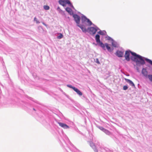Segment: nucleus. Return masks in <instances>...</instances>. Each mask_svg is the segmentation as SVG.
<instances>
[{
    "instance_id": "nucleus-1",
    "label": "nucleus",
    "mask_w": 152,
    "mask_h": 152,
    "mask_svg": "<svg viewBox=\"0 0 152 152\" xmlns=\"http://www.w3.org/2000/svg\"><path fill=\"white\" fill-rule=\"evenodd\" d=\"M131 53V54L134 57V58H138L140 61L138 62L140 63L141 64L143 65L145 64V61L143 58L142 56L137 54L136 53L132 52L130 50L126 51L125 52L124 57L126 60L128 61H129L130 60L129 57L130 54Z\"/></svg>"
},
{
    "instance_id": "nucleus-2",
    "label": "nucleus",
    "mask_w": 152,
    "mask_h": 152,
    "mask_svg": "<svg viewBox=\"0 0 152 152\" xmlns=\"http://www.w3.org/2000/svg\"><path fill=\"white\" fill-rule=\"evenodd\" d=\"M95 39L96 41L97 44H99L103 49L105 50V47H106L108 51H112L113 50L111 49L110 47L109 46L108 44L105 43L104 45L100 41V36L99 35L96 34V35Z\"/></svg>"
},
{
    "instance_id": "nucleus-3",
    "label": "nucleus",
    "mask_w": 152,
    "mask_h": 152,
    "mask_svg": "<svg viewBox=\"0 0 152 152\" xmlns=\"http://www.w3.org/2000/svg\"><path fill=\"white\" fill-rule=\"evenodd\" d=\"M73 17L74 18L75 20L77 25H79L80 23V17L76 14H75L73 15Z\"/></svg>"
},
{
    "instance_id": "nucleus-4",
    "label": "nucleus",
    "mask_w": 152,
    "mask_h": 152,
    "mask_svg": "<svg viewBox=\"0 0 152 152\" xmlns=\"http://www.w3.org/2000/svg\"><path fill=\"white\" fill-rule=\"evenodd\" d=\"M98 28H94V27H91L88 28V29L89 30V31L91 32L93 34H95L96 32L97 31Z\"/></svg>"
},
{
    "instance_id": "nucleus-5",
    "label": "nucleus",
    "mask_w": 152,
    "mask_h": 152,
    "mask_svg": "<svg viewBox=\"0 0 152 152\" xmlns=\"http://www.w3.org/2000/svg\"><path fill=\"white\" fill-rule=\"evenodd\" d=\"M58 123L60 126L64 129H67L69 128V126L66 124L61 122H58Z\"/></svg>"
},
{
    "instance_id": "nucleus-6",
    "label": "nucleus",
    "mask_w": 152,
    "mask_h": 152,
    "mask_svg": "<svg viewBox=\"0 0 152 152\" xmlns=\"http://www.w3.org/2000/svg\"><path fill=\"white\" fill-rule=\"evenodd\" d=\"M142 73L143 75L145 77H148V72L146 69L145 68H143L142 70Z\"/></svg>"
},
{
    "instance_id": "nucleus-7",
    "label": "nucleus",
    "mask_w": 152,
    "mask_h": 152,
    "mask_svg": "<svg viewBox=\"0 0 152 152\" xmlns=\"http://www.w3.org/2000/svg\"><path fill=\"white\" fill-rule=\"evenodd\" d=\"M124 79L125 80H126L127 83H129L132 86L135 87L134 84L131 80L126 78H125Z\"/></svg>"
},
{
    "instance_id": "nucleus-8",
    "label": "nucleus",
    "mask_w": 152,
    "mask_h": 152,
    "mask_svg": "<svg viewBox=\"0 0 152 152\" xmlns=\"http://www.w3.org/2000/svg\"><path fill=\"white\" fill-rule=\"evenodd\" d=\"M116 54L118 57H122L124 55L123 52L120 51H117L116 52Z\"/></svg>"
},
{
    "instance_id": "nucleus-9",
    "label": "nucleus",
    "mask_w": 152,
    "mask_h": 152,
    "mask_svg": "<svg viewBox=\"0 0 152 152\" xmlns=\"http://www.w3.org/2000/svg\"><path fill=\"white\" fill-rule=\"evenodd\" d=\"M74 90L75 91L76 93L80 96L82 95V93L78 89L75 88H74Z\"/></svg>"
},
{
    "instance_id": "nucleus-10",
    "label": "nucleus",
    "mask_w": 152,
    "mask_h": 152,
    "mask_svg": "<svg viewBox=\"0 0 152 152\" xmlns=\"http://www.w3.org/2000/svg\"><path fill=\"white\" fill-rule=\"evenodd\" d=\"M77 25L81 28L83 32H86L87 31L86 28L83 27V26L80 25Z\"/></svg>"
},
{
    "instance_id": "nucleus-11",
    "label": "nucleus",
    "mask_w": 152,
    "mask_h": 152,
    "mask_svg": "<svg viewBox=\"0 0 152 152\" xmlns=\"http://www.w3.org/2000/svg\"><path fill=\"white\" fill-rule=\"evenodd\" d=\"M87 19L88 18L85 16L82 17V21L83 23L86 21Z\"/></svg>"
},
{
    "instance_id": "nucleus-12",
    "label": "nucleus",
    "mask_w": 152,
    "mask_h": 152,
    "mask_svg": "<svg viewBox=\"0 0 152 152\" xmlns=\"http://www.w3.org/2000/svg\"><path fill=\"white\" fill-rule=\"evenodd\" d=\"M146 61L152 65V61L148 58H145Z\"/></svg>"
},
{
    "instance_id": "nucleus-13",
    "label": "nucleus",
    "mask_w": 152,
    "mask_h": 152,
    "mask_svg": "<svg viewBox=\"0 0 152 152\" xmlns=\"http://www.w3.org/2000/svg\"><path fill=\"white\" fill-rule=\"evenodd\" d=\"M43 7L44 9L46 10H49L50 9L48 5H44Z\"/></svg>"
},
{
    "instance_id": "nucleus-14",
    "label": "nucleus",
    "mask_w": 152,
    "mask_h": 152,
    "mask_svg": "<svg viewBox=\"0 0 152 152\" xmlns=\"http://www.w3.org/2000/svg\"><path fill=\"white\" fill-rule=\"evenodd\" d=\"M59 3L60 4L63 6H64V2L62 0H60L59 1Z\"/></svg>"
},
{
    "instance_id": "nucleus-15",
    "label": "nucleus",
    "mask_w": 152,
    "mask_h": 152,
    "mask_svg": "<svg viewBox=\"0 0 152 152\" xmlns=\"http://www.w3.org/2000/svg\"><path fill=\"white\" fill-rule=\"evenodd\" d=\"M66 10L69 13H70L72 12V10L69 7L66 8Z\"/></svg>"
},
{
    "instance_id": "nucleus-16",
    "label": "nucleus",
    "mask_w": 152,
    "mask_h": 152,
    "mask_svg": "<svg viewBox=\"0 0 152 152\" xmlns=\"http://www.w3.org/2000/svg\"><path fill=\"white\" fill-rule=\"evenodd\" d=\"M86 22L88 23V24L89 26L91 25L92 24V22L88 19H87V21Z\"/></svg>"
},
{
    "instance_id": "nucleus-17",
    "label": "nucleus",
    "mask_w": 152,
    "mask_h": 152,
    "mask_svg": "<svg viewBox=\"0 0 152 152\" xmlns=\"http://www.w3.org/2000/svg\"><path fill=\"white\" fill-rule=\"evenodd\" d=\"M104 132L108 135L110 134V132L108 130L106 129H105Z\"/></svg>"
},
{
    "instance_id": "nucleus-18",
    "label": "nucleus",
    "mask_w": 152,
    "mask_h": 152,
    "mask_svg": "<svg viewBox=\"0 0 152 152\" xmlns=\"http://www.w3.org/2000/svg\"><path fill=\"white\" fill-rule=\"evenodd\" d=\"M148 78L149 80L151 82H152V75H149L148 76Z\"/></svg>"
},
{
    "instance_id": "nucleus-19",
    "label": "nucleus",
    "mask_w": 152,
    "mask_h": 152,
    "mask_svg": "<svg viewBox=\"0 0 152 152\" xmlns=\"http://www.w3.org/2000/svg\"><path fill=\"white\" fill-rule=\"evenodd\" d=\"M63 37V35L61 34H60V35L57 37L58 39H61Z\"/></svg>"
},
{
    "instance_id": "nucleus-20",
    "label": "nucleus",
    "mask_w": 152,
    "mask_h": 152,
    "mask_svg": "<svg viewBox=\"0 0 152 152\" xmlns=\"http://www.w3.org/2000/svg\"><path fill=\"white\" fill-rule=\"evenodd\" d=\"M34 21L36 22L37 23H40L39 21L36 18H34Z\"/></svg>"
},
{
    "instance_id": "nucleus-21",
    "label": "nucleus",
    "mask_w": 152,
    "mask_h": 152,
    "mask_svg": "<svg viewBox=\"0 0 152 152\" xmlns=\"http://www.w3.org/2000/svg\"><path fill=\"white\" fill-rule=\"evenodd\" d=\"M67 86H68V87H69V88H72L73 90H74V88H75V87H73L71 85H67Z\"/></svg>"
},
{
    "instance_id": "nucleus-22",
    "label": "nucleus",
    "mask_w": 152,
    "mask_h": 152,
    "mask_svg": "<svg viewBox=\"0 0 152 152\" xmlns=\"http://www.w3.org/2000/svg\"><path fill=\"white\" fill-rule=\"evenodd\" d=\"M101 130L103 131V132L105 130V129H104V128L102 127H99V128Z\"/></svg>"
},
{
    "instance_id": "nucleus-23",
    "label": "nucleus",
    "mask_w": 152,
    "mask_h": 152,
    "mask_svg": "<svg viewBox=\"0 0 152 152\" xmlns=\"http://www.w3.org/2000/svg\"><path fill=\"white\" fill-rule=\"evenodd\" d=\"M123 88L124 90H126L128 89V87L127 86H123Z\"/></svg>"
},
{
    "instance_id": "nucleus-24",
    "label": "nucleus",
    "mask_w": 152,
    "mask_h": 152,
    "mask_svg": "<svg viewBox=\"0 0 152 152\" xmlns=\"http://www.w3.org/2000/svg\"><path fill=\"white\" fill-rule=\"evenodd\" d=\"M95 61L98 64H99L100 62L99 61V59L98 58H96V61Z\"/></svg>"
},
{
    "instance_id": "nucleus-25",
    "label": "nucleus",
    "mask_w": 152,
    "mask_h": 152,
    "mask_svg": "<svg viewBox=\"0 0 152 152\" xmlns=\"http://www.w3.org/2000/svg\"><path fill=\"white\" fill-rule=\"evenodd\" d=\"M112 45L114 47H116V44L114 43V42H112Z\"/></svg>"
},
{
    "instance_id": "nucleus-26",
    "label": "nucleus",
    "mask_w": 152,
    "mask_h": 152,
    "mask_svg": "<svg viewBox=\"0 0 152 152\" xmlns=\"http://www.w3.org/2000/svg\"><path fill=\"white\" fill-rule=\"evenodd\" d=\"M98 33L101 35L103 34V32L102 31H99Z\"/></svg>"
},
{
    "instance_id": "nucleus-27",
    "label": "nucleus",
    "mask_w": 152,
    "mask_h": 152,
    "mask_svg": "<svg viewBox=\"0 0 152 152\" xmlns=\"http://www.w3.org/2000/svg\"><path fill=\"white\" fill-rule=\"evenodd\" d=\"M42 24H44V25H46L44 23H42Z\"/></svg>"
},
{
    "instance_id": "nucleus-28",
    "label": "nucleus",
    "mask_w": 152,
    "mask_h": 152,
    "mask_svg": "<svg viewBox=\"0 0 152 152\" xmlns=\"http://www.w3.org/2000/svg\"><path fill=\"white\" fill-rule=\"evenodd\" d=\"M33 110L34 111H36V110H35V109L34 108H33Z\"/></svg>"
}]
</instances>
